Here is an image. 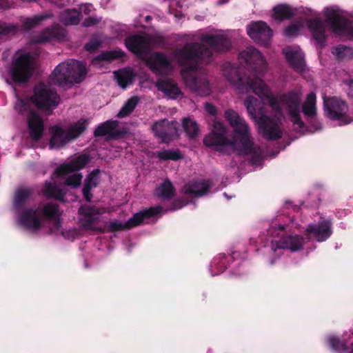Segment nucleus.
<instances>
[{
	"label": "nucleus",
	"mask_w": 353,
	"mask_h": 353,
	"mask_svg": "<svg viewBox=\"0 0 353 353\" xmlns=\"http://www.w3.org/2000/svg\"><path fill=\"white\" fill-rule=\"evenodd\" d=\"M225 117L228 123L234 128L233 139L227 137L226 127L220 122L214 123L212 131L203 139V144L222 154L230 155L235 151L236 142L241 140L242 134L250 135L249 126L236 112L228 110Z\"/></svg>",
	"instance_id": "f257e3e1"
},
{
	"label": "nucleus",
	"mask_w": 353,
	"mask_h": 353,
	"mask_svg": "<svg viewBox=\"0 0 353 353\" xmlns=\"http://www.w3.org/2000/svg\"><path fill=\"white\" fill-rule=\"evenodd\" d=\"M200 43H187L179 50L178 57L181 65L190 63L209 62L212 52H225L232 47L229 37L225 34H204Z\"/></svg>",
	"instance_id": "f03ea898"
},
{
	"label": "nucleus",
	"mask_w": 353,
	"mask_h": 353,
	"mask_svg": "<svg viewBox=\"0 0 353 353\" xmlns=\"http://www.w3.org/2000/svg\"><path fill=\"white\" fill-rule=\"evenodd\" d=\"M224 74L228 80L237 89L245 90H252L259 97H266L270 106L276 112H281V102L274 95L269 94V90L265 83L257 77H244L241 76L239 70L231 68L229 70H225Z\"/></svg>",
	"instance_id": "7ed1b4c3"
},
{
	"label": "nucleus",
	"mask_w": 353,
	"mask_h": 353,
	"mask_svg": "<svg viewBox=\"0 0 353 353\" xmlns=\"http://www.w3.org/2000/svg\"><path fill=\"white\" fill-rule=\"evenodd\" d=\"M248 114L254 119H257L259 129L263 137L267 140H278L282 137V131L277 122L263 114L261 101L252 96L244 101Z\"/></svg>",
	"instance_id": "20e7f679"
},
{
	"label": "nucleus",
	"mask_w": 353,
	"mask_h": 353,
	"mask_svg": "<svg viewBox=\"0 0 353 353\" xmlns=\"http://www.w3.org/2000/svg\"><path fill=\"white\" fill-rule=\"evenodd\" d=\"M54 82L59 85L68 86L74 83H80L87 74L85 65L73 60L70 63H61L54 70Z\"/></svg>",
	"instance_id": "39448f33"
},
{
	"label": "nucleus",
	"mask_w": 353,
	"mask_h": 353,
	"mask_svg": "<svg viewBox=\"0 0 353 353\" xmlns=\"http://www.w3.org/2000/svg\"><path fill=\"white\" fill-rule=\"evenodd\" d=\"M31 102L37 109L43 111H52L60 102V97L56 90L48 87L43 83L37 84L30 97Z\"/></svg>",
	"instance_id": "423d86ee"
},
{
	"label": "nucleus",
	"mask_w": 353,
	"mask_h": 353,
	"mask_svg": "<svg viewBox=\"0 0 353 353\" xmlns=\"http://www.w3.org/2000/svg\"><path fill=\"white\" fill-rule=\"evenodd\" d=\"M34 72V60L28 53L19 55L13 59L9 71L12 80L16 83L28 82Z\"/></svg>",
	"instance_id": "0eeeda50"
},
{
	"label": "nucleus",
	"mask_w": 353,
	"mask_h": 353,
	"mask_svg": "<svg viewBox=\"0 0 353 353\" xmlns=\"http://www.w3.org/2000/svg\"><path fill=\"white\" fill-rule=\"evenodd\" d=\"M323 110L327 118L332 121H338L341 125H347L352 121L347 114L349 110L347 103L336 97H323Z\"/></svg>",
	"instance_id": "6e6552de"
},
{
	"label": "nucleus",
	"mask_w": 353,
	"mask_h": 353,
	"mask_svg": "<svg viewBox=\"0 0 353 353\" xmlns=\"http://www.w3.org/2000/svg\"><path fill=\"white\" fill-rule=\"evenodd\" d=\"M103 212V208L94 205L86 204L81 205L78 210V213L81 216L79 222L81 227L85 230L104 233L105 230L102 227L95 226V224L100 221L101 216Z\"/></svg>",
	"instance_id": "1a4fd4ad"
},
{
	"label": "nucleus",
	"mask_w": 353,
	"mask_h": 353,
	"mask_svg": "<svg viewBox=\"0 0 353 353\" xmlns=\"http://www.w3.org/2000/svg\"><path fill=\"white\" fill-rule=\"evenodd\" d=\"M301 101L300 96L294 91L288 92L280 97V102L288 110L291 121L293 124L297 125L299 128L303 129L305 127V124L301 120Z\"/></svg>",
	"instance_id": "9d476101"
},
{
	"label": "nucleus",
	"mask_w": 353,
	"mask_h": 353,
	"mask_svg": "<svg viewBox=\"0 0 353 353\" xmlns=\"http://www.w3.org/2000/svg\"><path fill=\"white\" fill-rule=\"evenodd\" d=\"M247 33L255 43L263 46H268L272 37L270 27L262 21L252 22L247 27Z\"/></svg>",
	"instance_id": "9b49d317"
},
{
	"label": "nucleus",
	"mask_w": 353,
	"mask_h": 353,
	"mask_svg": "<svg viewBox=\"0 0 353 353\" xmlns=\"http://www.w3.org/2000/svg\"><path fill=\"white\" fill-rule=\"evenodd\" d=\"M239 58L254 72H261L265 69V60L261 52L254 47H248L241 52Z\"/></svg>",
	"instance_id": "f8f14e48"
},
{
	"label": "nucleus",
	"mask_w": 353,
	"mask_h": 353,
	"mask_svg": "<svg viewBox=\"0 0 353 353\" xmlns=\"http://www.w3.org/2000/svg\"><path fill=\"white\" fill-rule=\"evenodd\" d=\"M154 136L159 139L161 143H168L174 139L177 132L176 122L168 119H162L152 125Z\"/></svg>",
	"instance_id": "ddd939ff"
},
{
	"label": "nucleus",
	"mask_w": 353,
	"mask_h": 353,
	"mask_svg": "<svg viewBox=\"0 0 353 353\" xmlns=\"http://www.w3.org/2000/svg\"><path fill=\"white\" fill-rule=\"evenodd\" d=\"M236 150H238L242 154L250 155L251 161L253 164H259L263 160L261 149L254 146V143L251 140V135H246L245 132L242 134L241 140L236 142Z\"/></svg>",
	"instance_id": "4468645a"
},
{
	"label": "nucleus",
	"mask_w": 353,
	"mask_h": 353,
	"mask_svg": "<svg viewBox=\"0 0 353 353\" xmlns=\"http://www.w3.org/2000/svg\"><path fill=\"white\" fill-rule=\"evenodd\" d=\"M125 45L128 50L133 54L137 56H142L148 52L150 41L146 36L133 34L125 38Z\"/></svg>",
	"instance_id": "2eb2a0df"
},
{
	"label": "nucleus",
	"mask_w": 353,
	"mask_h": 353,
	"mask_svg": "<svg viewBox=\"0 0 353 353\" xmlns=\"http://www.w3.org/2000/svg\"><path fill=\"white\" fill-rule=\"evenodd\" d=\"M90 161V157L88 154H81L72 159L67 163L59 165L54 171L57 176L65 175L69 173L83 169Z\"/></svg>",
	"instance_id": "dca6fc26"
},
{
	"label": "nucleus",
	"mask_w": 353,
	"mask_h": 353,
	"mask_svg": "<svg viewBox=\"0 0 353 353\" xmlns=\"http://www.w3.org/2000/svg\"><path fill=\"white\" fill-rule=\"evenodd\" d=\"M272 250L288 249L292 252L301 250L305 243L304 238L299 235L282 236L279 241H272Z\"/></svg>",
	"instance_id": "f3484780"
},
{
	"label": "nucleus",
	"mask_w": 353,
	"mask_h": 353,
	"mask_svg": "<svg viewBox=\"0 0 353 353\" xmlns=\"http://www.w3.org/2000/svg\"><path fill=\"white\" fill-rule=\"evenodd\" d=\"M332 222L330 219L310 224L305 230L307 234H313L318 242L326 241L332 234Z\"/></svg>",
	"instance_id": "a211bd4d"
},
{
	"label": "nucleus",
	"mask_w": 353,
	"mask_h": 353,
	"mask_svg": "<svg viewBox=\"0 0 353 353\" xmlns=\"http://www.w3.org/2000/svg\"><path fill=\"white\" fill-rule=\"evenodd\" d=\"M325 17L334 32L343 33L349 30L350 21L345 17L339 14L336 10L327 8Z\"/></svg>",
	"instance_id": "6ab92c4d"
},
{
	"label": "nucleus",
	"mask_w": 353,
	"mask_h": 353,
	"mask_svg": "<svg viewBox=\"0 0 353 353\" xmlns=\"http://www.w3.org/2000/svg\"><path fill=\"white\" fill-rule=\"evenodd\" d=\"M39 208H28L19 212V222L27 230H38L41 228V220L37 215Z\"/></svg>",
	"instance_id": "aec40b11"
},
{
	"label": "nucleus",
	"mask_w": 353,
	"mask_h": 353,
	"mask_svg": "<svg viewBox=\"0 0 353 353\" xmlns=\"http://www.w3.org/2000/svg\"><path fill=\"white\" fill-rule=\"evenodd\" d=\"M27 123L30 137L34 141L40 140L44 131V124L40 114L30 109L28 114Z\"/></svg>",
	"instance_id": "412c9836"
},
{
	"label": "nucleus",
	"mask_w": 353,
	"mask_h": 353,
	"mask_svg": "<svg viewBox=\"0 0 353 353\" xmlns=\"http://www.w3.org/2000/svg\"><path fill=\"white\" fill-rule=\"evenodd\" d=\"M316 94L313 92L307 94L306 101L302 106V111L304 115L309 120L310 124L313 125L315 129L321 128V123L316 120Z\"/></svg>",
	"instance_id": "4be33fe9"
},
{
	"label": "nucleus",
	"mask_w": 353,
	"mask_h": 353,
	"mask_svg": "<svg viewBox=\"0 0 353 353\" xmlns=\"http://www.w3.org/2000/svg\"><path fill=\"white\" fill-rule=\"evenodd\" d=\"M119 123L117 121L108 120L101 123L94 131L96 137L108 136L111 139H117L123 137V133L117 130Z\"/></svg>",
	"instance_id": "5701e85b"
},
{
	"label": "nucleus",
	"mask_w": 353,
	"mask_h": 353,
	"mask_svg": "<svg viewBox=\"0 0 353 353\" xmlns=\"http://www.w3.org/2000/svg\"><path fill=\"white\" fill-rule=\"evenodd\" d=\"M308 28L316 44L319 47L323 48L325 46L327 37L325 35V27L322 20L319 18L310 19Z\"/></svg>",
	"instance_id": "b1692460"
},
{
	"label": "nucleus",
	"mask_w": 353,
	"mask_h": 353,
	"mask_svg": "<svg viewBox=\"0 0 353 353\" xmlns=\"http://www.w3.org/2000/svg\"><path fill=\"white\" fill-rule=\"evenodd\" d=\"M49 132L51 134L49 143L51 148H61L71 141L68 131L58 125L50 127Z\"/></svg>",
	"instance_id": "393cba45"
},
{
	"label": "nucleus",
	"mask_w": 353,
	"mask_h": 353,
	"mask_svg": "<svg viewBox=\"0 0 353 353\" xmlns=\"http://www.w3.org/2000/svg\"><path fill=\"white\" fill-rule=\"evenodd\" d=\"M32 194L33 190L30 188H18L15 191L13 198V207L14 210L17 212L24 210Z\"/></svg>",
	"instance_id": "a878e982"
},
{
	"label": "nucleus",
	"mask_w": 353,
	"mask_h": 353,
	"mask_svg": "<svg viewBox=\"0 0 353 353\" xmlns=\"http://www.w3.org/2000/svg\"><path fill=\"white\" fill-rule=\"evenodd\" d=\"M283 52L290 66L296 72H302L305 69V60L301 52L284 48Z\"/></svg>",
	"instance_id": "bb28decb"
},
{
	"label": "nucleus",
	"mask_w": 353,
	"mask_h": 353,
	"mask_svg": "<svg viewBox=\"0 0 353 353\" xmlns=\"http://www.w3.org/2000/svg\"><path fill=\"white\" fill-rule=\"evenodd\" d=\"M210 188V184L208 181H194L185 184L183 187V191L185 194L200 197L206 194L209 192Z\"/></svg>",
	"instance_id": "cd10ccee"
},
{
	"label": "nucleus",
	"mask_w": 353,
	"mask_h": 353,
	"mask_svg": "<svg viewBox=\"0 0 353 353\" xmlns=\"http://www.w3.org/2000/svg\"><path fill=\"white\" fill-rule=\"evenodd\" d=\"M156 86L158 90L165 94L170 99H177L182 94L177 84L170 79L157 81Z\"/></svg>",
	"instance_id": "c85d7f7f"
},
{
	"label": "nucleus",
	"mask_w": 353,
	"mask_h": 353,
	"mask_svg": "<svg viewBox=\"0 0 353 353\" xmlns=\"http://www.w3.org/2000/svg\"><path fill=\"white\" fill-rule=\"evenodd\" d=\"M188 87L200 96L208 95L210 92L209 82L205 77L194 76L188 80Z\"/></svg>",
	"instance_id": "c756f323"
},
{
	"label": "nucleus",
	"mask_w": 353,
	"mask_h": 353,
	"mask_svg": "<svg viewBox=\"0 0 353 353\" xmlns=\"http://www.w3.org/2000/svg\"><path fill=\"white\" fill-rule=\"evenodd\" d=\"M161 208L160 206L150 207L141 211L135 213L130 219L129 223H133L134 227L140 225L144 219L154 217L160 213Z\"/></svg>",
	"instance_id": "7c9ffc66"
},
{
	"label": "nucleus",
	"mask_w": 353,
	"mask_h": 353,
	"mask_svg": "<svg viewBox=\"0 0 353 353\" xmlns=\"http://www.w3.org/2000/svg\"><path fill=\"white\" fill-rule=\"evenodd\" d=\"M118 85L123 89L132 84L134 81L135 74L130 68H123L114 72Z\"/></svg>",
	"instance_id": "2f4dec72"
},
{
	"label": "nucleus",
	"mask_w": 353,
	"mask_h": 353,
	"mask_svg": "<svg viewBox=\"0 0 353 353\" xmlns=\"http://www.w3.org/2000/svg\"><path fill=\"white\" fill-rule=\"evenodd\" d=\"M296 10L288 4H279L273 8V17L275 20L282 21L290 19L296 14Z\"/></svg>",
	"instance_id": "473e14b6"
},
{
	"label": "nucleus",
	"mask_w": 353,
	"mask_h": 353,
	"mask_svg": "<svg viewBox=\"0 0 353 353\" xmlns=\"http://www.w3.org/2000/svg\"><path fill=\"white\" fill-rule=\"evenodd\" d=\"M42 192L46 198H53L59 201L63 200L65 196V193L63 190L50 181H46Z\"/></svg>",
	"instance_id": "72a5a7b5"
},
{
	"label": "nucleus",
	"mask_w": 353,
	"mask_h": 353,
	"mask_svg": "<svg viewBox=\"0 0 353 353\" xmlns=\"http://www.w3.org/2000/svg\"><path fill=\"white\" fill-rule=\"evenodd\" d=\"M81 17V13L77 9H67L60 15V21L65 26L77 25Z\"/></svg>",
	"instance_id": "f704fd0d"
},
{
	"label": "nucleus",
	"mask_w": 353,
	"mask_h": 353,
	"mask_svg": "<svg viewBox=\"0 0 353 353\" xmlns=\"http://www.w3.org/2000/svg\"><path fill=\"white\" fill-rule=\"evenodd\" d=\"M149 63L153 72H159L161 68H166L170 65V61L164 54L156 52L149 60Z\"/></svg>",
	"instance_id": "c9c22d12"
},
{
	"label": "nucleus",
	"mask_w": 353,
	"mask_h": 353,
	"mask_svg": "<svg viewBox=\"0 0 353 353\" xmlns=\"http://www.w3.org/2000/svg\"><path fill=\"white\" fill-rule=\"evenodd\" d=\"M157 194L160 198L170 200L175 195V188L171 181L166 179L157 189Z\"/></svg>",
	"instance_id": "e433bc0d"
},
{
	"label": "nucleus",
	"mask_w": 353,
	"mask_h": 353,
	"mask_svg": "<svg viewBox=\"0 0 353 353\" xmlns=\"http://www.w3.org/2000/svg\"><path fill=\"white\" fill-rule=\"evenodd\" d=\"M125 53L122 50L103 51L92 59L93 63H99L101 61H112L122 58Z\"/></svg>",
	"instance_id": "4c0bfd02"
},
{
	"label": "nucleus",
	"mask_w": 353,
	"mask_h": 353,
	"mask_svg": "<svg viewBox=\"0 0 353 353\" xmlns=\"http://www.w3.org/2000/svg\"><path fill=\"white\" fill-rule=\"evenodd\" d=\"M182 125L186 135L190 139H195L198 136L199 127L196 121L188 117L184 118Z\"/></svg>",
	"instance_id": "58836bf2"
},
{
	"label": "nucleus",
	"mask_w": 353,
	"mask_h": 353,
	"mask_svg": "<svg viewBox=\"0 0 353 353\" xmlns=\"http://www.w3.org/2000/svg\"><path fill=\"white\" fill-rule=\"evenodd\" d=\"M139 101V99L137 96H134L130 98L119 110V113L117 114V117L119 118H123L130 115L137 107Z\"/></svg>",
	"instance_id": "ea45409f"
},
{
	"label": "nucleus",
	"mask_w": 353,
	"mask_h": 353,
	"mask_svg": "<svg viewBox=\"0 0 353 353\" xmlns=\"http://www.w3.org/2000/svg\"><path fill=\"white\" fill-rule=\"evenodd\" d=\"M129 223L130 219L125 223L117 221H111L106 224L103 228L105 230V232H114L134 228L133 223Z\"/></svg>",
	"instance_id": "a19ab883"
},
{
	"label": "nucleus",
	"mask_w": 353,
	"mask_h": 353,
	"mask_svg": "<svg viewBox=\"0 0 353 353\" xmlns=\"http://www.w3.org/2000/svg\"><path fill=\"white\" fill-rule=\"evenodd\" d=\"M41 213L43 217L48 219H54L61 215L59 212V205L52 203L45 204Z\"/></svg>",
	"instance_id": "79ce46f5"
},
{
	"label": "nucleus",
	"mask_w": 353,
	"mask_h": 353,
	"mask_svg": "<svg viewBox=\"0 0 353 353\" xmlns=\"http://www.w3.org/2000/svg\"><path fill=\"white\" fill-rule=\"evenodd\" d=\"M156 157L162 161H178L183 158L179 150H164L157 152Z\"/></svg>",
	"instance_id": "37998d69"
},
{
	"label": "nucleus",
	"mask_w": 353,
	"mask_h": 353,
	"mask_svg": "<svg viewBox=\"0 0 353 353\" xmlns=\"http://www.w3.org/2000/svg\"><path fill=\"white\" fill-rule=\"evenodd\" d=\"M52 15L50 14H40L34 15L32 18H28L24 22V25L27 28L31 29L38 26L42 21H45L47 19L52 17Z\"/></svg>",
	"instance_id": "c03bdc74"
},
{
	"label": "nucleus",
	"mask_w": 353,
	"mask_h": 353,
	"mask_svg": "<svg viewBox=\"0 0 353 353\" xmlns=\"http://www.w3.org/2000/svg\"><path fill=\"white\" fill-rule=\"evenodd\" d=\"M86 128L85 122H77L74 125L71 126L68 131L70 134L71 140L77 138L81 134Z\"/></svg>",
	"instance_id": "a18cd8bd"
},
{
	"label": "nucleus",
	"mask_w": 353,
	"mask_h": 353,
	"mask_svg": "<svg viewBox=\"0 0 353 353\" xmlns=\"http://www.w3.org/2000/svg\"><path fill=\"white\" fill-rule=\"evenodd\" d=\"M100 172L99 169L93 170L89 174L87 175L83 185H88L90 188H95L97 185V176Z\"/></svg>",
	"instance_id": "49530a36"
},
{
	"label": "nucleus",
	"mask_w": 353,
	"mask_h": 353,
	"mask_svg": "<svg viewBox=\"0 0 353 353\" xmlns=\"http://www.w3.org/2000/svg\"><path fill=\"white\" fill-rule=\"evenodd\" d=\"M82 178V174L79 173L70 175L66 178L65 184L72 188H77L80 185Z\"/></svg>",
	"instance_id": "de8ad7c7"
},
{
	"label": "nucleus",
	"mask_w": 353,
	"mask_h": 353,
	"mask_svg": "<svg viewBox=\"0 0 353 353\" xmlns=\"http://www.w3.org/2000/svg\"><path fill=\"white\" fill-rule=\"evenodd\" d=\"M15 110L20 114H24L26 112H30V105L24 100L19 99L17 100L14 105Z\"/></svg>",
	"instance_id": "09e8293b"
},
{
	"label": "nucleus",
	"mask_w": 353,
	"mask_h": 353,
	"mask_svg": "<svg viewBox=\"0 0 353 353\" xmlns=\"http://www.w3.org/2000/svg\"><path fill=\"white\" fill-rule=\"evenodd\" d=\"M101 21V18H97L96 17H88L85 19L83 22V26L86 28L92 27L99 24Z\"/></svg>",
	"instance_id": "8fccbe9b"
},
{
	"label": "nucleus",
	"mask_w": 353,
	"mask_h": 353,
	"mask_svg": "<svg viewBox=\"0 0 353 353\" xmlns=\"http://www.w3.org/2000/svg\"><path fill=\"white\" fill-rule=\"evenodd\" d=\"M101 46V41L97 39H92L85 45V49L89 52L97 50Z\"/></svg>",
	"instance_id": "3c124183"
},
{
	"label": "nucleus",
	"mask_w": 353,
	"mask_h": 353,
	"mask_svg": "<svg viewBox=\"0 0 353 353\" xmlns=\"http://www.w3.org/2000/svg\"><path fill=\"white\" fill-rule=\"evenodd\" d=\"M300 30L297 24H291L285 29V34L288 37H292L296 34Z\"/></svg>",
	"instance_id": "603ef678"
},
{
	"label": "nucleus",
	"mask_w": 353,
	"mask_h": 353,
	"mask_svg": "<svg viewBox=\"0 0 353 353\" xmlns=\"http://www.w3.org/2000/svg\"><path fill=\"white\" fill-rule=\"evenodd\" d=\"M92 188H90L88 185H86V186L83 185L82 192L84 196V199L86 201L90 202L92 199V194L91 193V189Z\"/></svg>",
	"instance_id": "864d4df0"
},
{
	"label": "nucleus",
	"mask_w": 353,
	"mask_h": 353,
	"mask_svg": "<svg viewBox=\"0 0 353 353\" xmlns=\"http://www.w3.org/2000/svg\"><path fill=\"white\" fill-rule=\"evenodd\" d=\"M14 30V26L0 24V35H6L10 34Z\"/></svg>",
	"instance_id": "5fc2aeb1"
},
{
	"label": "nucleus",
	"mask_w": 353,
	"mask_h": 353,
	"mask_svg": "<svg viewBox=\"0 0 353 353\" xmlns=\"http://www.w3.org/2000/svg\"><path fill=\"white\" fill-rule=\"evenodd\" d=\"M205 110L210 115L214 116L216 114V108L212 103H206Z\"/></svg>",
	"instance_id": "6e6d98bb"
},
{
	"label": "nucleus",
	"mask_w": 353,
	"mask_h": 353,
	"mask_svg": "<svg viewBox=\"0 0 353 353\" xmlns=\"http://www.w3.org/2000/svg\"><path fill=\"white\" fill-rule=\"evenodd\" d=\"M285 231V227L283 225H279L278 228H272L269 230V233L272 236L279 235V232H283Z\"/></svg>",
	"instance_id": "4d7b16f0"
},
{
	"label": "nucleus",
	"mask_w": 353,
	"mask_h": 353,
	"mask_svg": "<svg viewBox=\"0 0 353 353\" xmlns=\"http://www.w3.org/2000/svg\"><path fill=\"white\" fill-rule=\"evenodd\" d=\"M329 342H330V344L331 345V347L334 349V350H339L340 348V345H341V342H340V340L337 338H335V337H332L329 340Z\"/></svg>",
	"instance_id": "13d9d810"
},
{
	"label": "nucleus",
	"mask_w": 353,
	"mask_h": 353,
	"mask_svg": "<svg viewBox=\"0 0 353 353\" xmlns=\"http://www.w3.org/2000/svg\"><path fill=\"white\" fill-rule=\"evenodd\" d=\"M344 50L345 47L343 46H339L334 48V51H332V53L336 54V56L341 57Z\"/></svg>",
	"instance_id": "bf43d9fd"
},
{
	"label": "nucleus",
	"mask_w": 353,
	"mask_h": 353,
	"mask_svg": "<svg viewBox=\"0 0 353 353\" xmlns=\"http://www.w3.org/2000/svg\"><path fill=\"white\" fill-rule=\"evenodd\" d=\"M151 19H152V17H151V16H150V15H148V16H146V17H145V21L146 22L150 21Z\"/></svg>",
	"instance_id": "052dcab7"
},
{
	"label": "nucleus",
	"mask_w": 353,
	"mask_h": 353,
	"mask_svg": "<svg viewBox=\"0 0 353 353\" xmlns=\"http://www.w3.org/2000/svg\"><path fill=\"white\" fill-rule=\"evenodd\" d=\"M196 65H190V66L189 67V69H190V70H195V69H196Z\"/></svg>",
	"instance_id": "680f3d73"
},
{
	"label": "nucleus",
	"mask_w": 353,
	"mask_h": 353,
	"mask_svg": "<svg viewBox=\"0 0 353 353\" xmlns=\"http://www.w3.org/2000/svg\"><path fill=\"white\" fill-rule=\"evenodd\" d=\"M229 0H221V3H227Z\"/></svg>",
	"instance_id": "e2e57ef3"
},
{
	"label": "nucleus",
	"mask_w": 353,
	"mask_h": 353,
	"mask_svg": "<svg viewBox=\"0 0 353 353\" xmlns=\"http://www.w3.org/2000/svg\"><path fill=\"white\" fill-rule=\"evenodd\" d=\"M23 1H28V2H31V1H36L37 0H22Z\"/></svg>",
	"instance_id": "0e129e2a"
},
{
	"label": "nucleus",
	"mask_w": 353,
	"mask_h": 353,
	"mask_svg": "<svg viewBox=\"0 0 353 353\" xmlns=\"http://www.w3.org/2000/svg\"><path fill=\"white\" fill-rule=\"evenodd\" d=\"M351 345H352V351L353 352V342L352 343Z\"/></svg>",
	"instance_id": "69168bd1"
},
{
	"label": "nucleus",
	"mask_w": 353,
	"mask_h": 353,
	"mask_svg": "<svg viewBox=\"0 0 353 353\" xmlns=\"http://www.w3.org/2000/svg\"><path fill=\"white\" fill-rule=\"evenodd\" d=\"M274 260H272V261H271V264L272 265V264H274Z\"/></svg>",
	"instance_id": "338daca9"
},
{
	"label": "nucleus",
	"mask_w": 353,
	"mask_h": 353,
	"mask_svg": "<svg viewBox=\"0 0 353 353\" xmlns=\"http://www.w3.org/2000/svg\"><path fill=\"white\" fill-rule=\"evenodd\" d=\"M350 87L353 88V81H352V84H351Z\"/></svg>",
	"instance_id": "774afa93"
}]
</instances>
